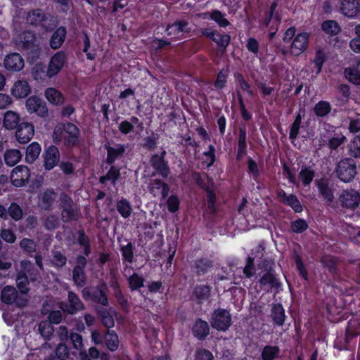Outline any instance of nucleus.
Segmentation results:
<instances>
[{"label":"nucleus","mask_w":360,"mask_h":360,"mask_svg":"<svg viewBox=\"0 0 360 360\" xmlns=\"http://www.w3.org/2000/svg\"><path fill=\"white\" fill-rule=\"evenodd\" d=\"M79 135V130L74 124L70 122L59 124L54 128L53 140L55 143L63 141L65 146H73L78 142Z\"/></svg>","instance_id":"obj_1"},{"label":"nucleus","mask_w":360,"mask_h":360,"mask_svg":"<svg viewBox=\"0 0 360 360\" xmlns=\"http://www.w3.org/2000/svg\"><path fill=\"white\" fill-rule=\"evenodd\" d=\"M20 265V270L18 271L16 276L17 287L22 294H27L30 290L28 288L29 280L27 274H29L31 281H36L37 277L35 276H32L34 268L28 260H22Z\"/></svg>","instance_id":"obj_2"},{"label":"nucleus","mask_w":360,"mask_h":360,"mask_svg":"<svg viewBox=\"0 0 360 360\" xmlns=\"http://www.w3.org/2000/svg\"><path fill=\"white\" fill-rule=\"evenodd\" d=\"M335 172L338 177L343 182L351 181L356 174L355 161L350 158H345L338 162Z\"/></svg>","instance_id":"obj_3"},{"label":"nucleus","mask_w":360,"mask_h":360,"mask_svg":"<svg viewBox=\"0 0 360 360\" xmlns=\"http://www.w3.org/2000/svg\"><path fill=\"white\" fill-rule=\"evenodd\" d=\"M210 323L212 328L217 330L225 331L231 325V316L229 311L217 309L212 315Z\"/></svg>","instance_id":"obj_4"},{"label":"nucleus","mask_w":360,"mask_h":360,"mask_svg":"<svg viewBox=\"0 0 360 360\" xmlns=\"http://www.w3.org/2000/svg\"><path fill=\"white\" fill-rule=\"evenodd\" d=\"M25 108L29 113H34L41 117L45 118L49 114L46 103L37 96H32L26 100Z\"/></svg>","instance_id":"obj_5"},{"label":"nucleus","mask_w":360,"mask_h":360,"mask_svg":"<svg viewBox=\"0 0 360 360\" xmlns=\"http://www.w3.org/2000/svg\"><path fill=\"white\" fill-rule=\"evenodd\" d=\"M1 300L6 304L15 303L18 307H25L27 302V300L25 297L18 296L16 289L11 285L5 286L1 293Z\"/></svg>","instance_id":"obj_6"},{"label":"nucleus","mask_w":360,"mask_h":360,"mask_svg":"<svg viewBox=\"0 0 360 360\" xmlns=\"http://www.w3.org/2000/svg\"><path fill=\"white\" fill-rule=\"evenodd\" d=\"M66 62L65 54L62 51L55 53L51 58L49 63L46 76L52 78L60 72Z\"/></svg>","instance_id":"obj_7"},{"label":"nucleus","mask_w":360,"mask_h":360,"mask_svg":"<svg viewBox=\"0 0 360 360\" xmlns=\"http://www.w3.org/2000/svg\"><path fill=\"white\" fill-rule=\"evenodd\" d=\"M30 176V169L24 165H19L15 167L11 174V181L16 187L22 186L27 182Z\"/></svg>","instance_id":"obj_8"},{"label":"nucleus","mask_w":360,"mask_h":360,"mask_svg":"<svg viewBox=\"0 0 360 360\" xmlns=\"http://www.w3.org/2000/svg\"><path fill=\"white\" fill-rule=\"evenodd\" d=\"M309 38V35L307 32H302L296 35L291 44V54L299 56L303 53L308 46Z\"/></svg>","instance_id":"obj_9"},{"label":"nucleus","mask_w":360,"mask_h":360,"mask_svg":"<svg viewBox=\"0 0 360 360\" xmlns=\"http://www.w3.org/2000/svg\"><path fill=\"white\" fill-rule=\"evenodd\" d=\"M202 34L214 41L218 46L221 48L224 51L226 49L231 40V37L229 34H221L217 30L212 29L203 30Z\"/></svg>","instance_id":"obj_10"},{"label":"nucleus","mask_w":360,"mask_h":360,"mask_svg":"<svg viewBox=\"0 0 360 360\" xmlns=\"http://www.w3.org/2000/svg\"><path fill=\"white\" fill-rule=\"evenodd\" d=\"M34 132V126L31 123L22 122L15 132L16 139L20 143H26L32 138Z\"/></svg>","instance_id":"obj_11"},{"label":"nucleus","mask_w":360,"mask_h":360,"mask_svg":"<svg viewBox=\"0 0 360 360\" xmlns=\"http://www.w3.org/2000/svg\"><path fill=\"white\" fill-rule=\"evenodd\" d=\"M4 67L12 72H19L24 68L25 63L22 56L17 53L7 55L4 59Z\"/></svg>","instance_id":"obj_12"},{"label":"nucleus","mask_w":360,"mask_h":360,"mask_svg":"<svg viewBox=\"0 0 360 360\" xmlns=\"http://www.w3.org/2000/svg\"><path fill=\"white\" fill-rule=\"evenodd\" d=\"M340 200L344 207L354 209L359 203L360 194L353 189L344 191L340 196Z\"/></svg>","instance_id":"obj_13"},{"label":"nucleus","mask_w":360,"mask_h":360,"mask_svg":"<svg viewBox=\"0 0 360 360\" xmlns=\"http://www.w3.org/2000/svg\"><path fill=\"white\" fill-rule=\"evenodd\" d=\"M106 285L103 284L101 288L94 289L92 292H90L87 289L83 290V296L86 300H92L102 305L106 306L108 303L107 296L104 290Z\"/></svg>","instance_id":"obj_14"},{"label":"nucleus","mask_w":360,"mask_h":360,"mask_svg":"<svg viewBox=\"0 0 360 360\" xmlns=\"http://www.w3.org/2000/svg\"><path fill=\"white\" fill-rule=\"evenodd\" d=\"M60 154L57 147L51 146L44 154V167L46 169H52L59 162Z\"/></svg>","instance_id":"obj_15"},{"label":"nucleus","mask_w":360,"mask_h":360,"mask_svg":"<svg viewBox=\"0 0 360 360\" xmlns=\"http://www.w3.org/2000/svg\"><path fill=\"white\" fill-rule=\"evenodd\" d=\"M191 30L188 24L186 21H176L167 27V34L175 38L180 37L184 33L189 32Z\"/></svg>","instance_id":"obj_16"},{"label":"nucleus","mask_w":360,"mask_h":360,"mask_svg":"<svg viewBox=\"0 0 360 360\" xmlns=\"http://www.w3.org/2000/svg\"><path fill=\"white\" fill-rule=\"evenodd\" d=\"M340 9L345 16L354 18L359 11V2L358 0H342Z\"/></svg>","instance_id":"obj_17"},{"label":"nucleus","mask_w":360,"mask_h":360,"mask_svg":"<svg viewBox=\"0 0 360 360\" xmlns=\"http://www.w3.org/2000/svg\"><path fill=\"white\" fill-rule=\"evenodd\" d=\"M31 89L27 81L18 80L11 88V94L18 98H25L30 93Z\"/></svg>","instance_id":"obj_18"},{"label":"nucleus","mask_w":360,"mask_h":360,"mask_svg":"<svg viewBox=\"0 0 360 360\" xmlns=\"http://www.w3.org/2000/svg\"><path fill=\"white\" fill-rule=\"evenodd\" d=\"M278 196L283 203L290 206L296 212L302 211V207L295 195H288L284 191H281L278 192Z\"/></svg>","instance_id":"obj_19"},{"label":"nucleus","mask_w":360,"mask_h":360,"mask_svg":"<svg viewBox=\"0 0 360 360\" xmlns=\"http://www.w3.org/2000/svg\"><path fill=\"white\" fill-rule=\"evenodd\" d=\"M150 192L154 196H160L165 198L169 193L168 186L160 180H153L149 185Z\"/></svg>","instance_id":"obj_20"},{"label":"nucleus","mask_w":360,"mask_h":360,"mask_svg":"<svg viewBox=\"0 0 360 360\" xmlns=\"http://www.w3.org/2000/svg\"><path fill=\"white\" fill-rule=\"evenodd\" d=\"M131 268L127 266L124 269V274L126 276H128V281L130 288L132 290H138L143 286L144 278L142 276L134 273L132 275L130 274Z\"/></svg>","instance_id":"obj_21"},{"label":"nucleus","mask_w":360,"mask_h":360,"mask_svg":"<svg viewBox=\"0 0 360 360\" xmlns=\"http://www.w3.org/2000/svg\"><path fill=\"white\" fill-rule=\"evenodd\" d=\"M44 96L46 100L52 105H62L65 101L64 96L61 92L53 87L47 88L45 90Z\"/></svg>","instance_id":"obj_22"},{"label":"nucleus","mask_w":360,"mask_h":360,"mask_svg":"<svg viewBox=\"0 0 360 360\" xmlns=\"http://www.w3.org/2000/svg\"><path fill=\"white\" fill-rule=\"evenodd\" d=\"M151 165L163 177L168 176L169 170L163 156L154 155L151 158Z\"/></svg>","instance_id":"obj_23"},{"label":"nucleus","mask_w":360,"mask_h":360,"mask_svg":"<svg viewBox=\"0 0 360 360\" xmlns=\"http://www.w3.org/2000/svg\"><path fill=\"white\" fill-rule=\"evenodd\" d=\"M68 301L70 305H66L65 307H61V309L69 314H75L76 311L83 309V304L79 298L72 292H68Z\"/></svg>","instance_id":"obj_24"},{"label":"nucleus","mask_w":360,"mask_h":360,"mask_svg":"<svg viewBox=\"0 0 360 360\" xmlns=\"http://www.w3.org/2000/svg\"><path fill=\"white\" fill-rule=\"evenodd\" d=\"M20 121V115L15 111L8 110L4 116L3 124L7 129H15Z\"/></svg>","instance_id":"obj_25"},{"label":"nucleus","mask_w":360,"mask_h":360,"mask_svg":"<svg viewBox=\"0 0 360 360\" xmlns=\"http://www.w3.org/2000/svg\"><path fill=\"white\" fill-rule=\"evenodd\" d=\"M193 335L198 339H204L210 333L208 323L202 320H198L193 327Z\"/></svg>","instance_id":"obj_26"},{"label":"nucleus","mask_w":360,"mask_h":360,"mask_svg":"<svg viewBox=\"0 0 360 360\" xmlns=\"http://www.w3.org/2000/svg\"><path fill=\"white\" fill-rule=\"evenodd\" d=\"M46 19V16L44 13L40 9H36L28 13L27 22L34 25L44 26V22Z\"/></svg>","instance_id":"obj_27"},{"label":"nucleus","mask_w":360,"mask_h":360,"mask_svg":"<svg viewBox=\"0 0 360 360\" xmlns=\"http://www.w3.org/2000/svg\"><path fill=\"white\" fill-rule=\"evenodd\" d=\"M66 36V30L64 27H60L58 28L53 34L51 40L50 46L52 49H56L60 47L64 41Z\"/></svg>","instance_id":"obj_28"},{"label":"nucleus","mask_w":360,"mask_h":360,"mask_svg":"<svg viewBox=\"0 0 360 360\" xmlns=\"http://www.w3.org/2000/svg\"><path fill=\"white\" fill-rule=\"evenodd\" d=\"M22 158L20 151L18 149L7 150L4 153V160L6 164L12 167L16 165Z\"/></svg>","instance_id":"obj_29"},{"label":"nucleus","mask_w":360,"mask_h":360,"mask_svg":"<svg viewBox=\"0 0 360 360\" xmlns=\"http://www.w3.org/2000/svg\"><path fill=\"white\" fill-rule=\"evenodd\" d=\"M41 146L37 142H32L26 150L25 160L27 162H33L39 155Z\"/></svg>","instance_id":"obj_30"},{"label":"nucleus","mask_w":360,"mask_h":360,"mask_svg":"<svg viewBox=\"0 0 360 360\" xmlns=\"http://www.w3.org/2000/svg\"><path fill=\"white\" fill-rule=\"evenodd\" d=\"M348 155L360 158V135L355 136L347 145Z\"/></svg>","instance_id":"obj_31"},{"label":"nucleus","mask_w":360,"mask_h":360,"mask_svg":"<svg viewBox=\"0 0 360 360\" xmlns=\"http://www.w3.org/2000/svg\"><path fill=\"white\" fill-rule=\"evenodd\" d=\"M117 210L124 218H128L132 211L131 204L126 199H122L117 202Z\"/></svg>","instance_id":"obj_32"},{"label":"nucleus","mask_w":360,"mask_h":360,"mask_svg":"<svg viewBox=\"0 0 360 360\" xmlns=\"http://www.w3.org/2000/svg\"><path fill=\"white\" fill-rule=\"evenodd\" d=\"M271 316L275 323L278 326L283 325L285 321V314L281 304H275L273 307Z\"/></svg>","instance_id":"obj_33"},{"label":"nucleus","mask_w":360,"mask_h":360,"mask_svg":"<svg viewBox=\"0 0 360 360\" xmlns=\"http://www.w3.org/2000/svg\"><path fill=\"white\" fill-rule=\"evenodd\" d=\"M105 340L107 347L110 351H115L118 348L119 340L117 334L114 331L108 330L105 335Z\"/></svg>","instance_id":"obj_34"},{"label":"nucleus","mask_w":360,"mask_h":360,"mask_svg":"<svg viewBox=\"0 0 360 360\" xmlns=\"http://www.w3.org/2000/svg\"><path fill=\"white\" fill-rule=\"evenodd\" d=\"M314 177V172L307 167H303L300 173L299 179L304 185H309Z\"/></svg>","instance_id":"obj_35"},{"label":"nucleus","mask_w":360,"mask_h":360,"mask_svg":"<svg viewBox=\"0 0 360 360\" xmlns=\"http://www.w3.org/2000/svg\"><path fill=\"white\" fill-rule=\"evenodd\" d=\"M331 110L330 105L327 101H320L314 105V111L316 116L324 117L327 115Z\"/></svg>","instance_id":"obj_36"},{"label":"nucleus","mask_w":360,"mask_h":360,"mask_svg":"<svg viewBox=\"0 0 360 360\" xmlns=\"http://www.w3.org/2000/svg\"><path fill=\"white\" fill-rule=\"evenodd\" d=\"M73 281L77 286L82 287L86 283V276L84 269L80 266H75L73 269Z\"/></svg>","instance_id":"obj_37"},{"label":"nucleus","mask_w":360,"mask_h":360,"mask_svg":"<svg viewBox=\"0 0 360 360\" xmlns=\"http://www.w3.org/2000/svg\"><path fill=\"white\" fill-rule=\"evenodd\" d=\"M322 30L327 34L335 35L340 31L338 24L334 20H328L322 24Z\"/></svg>","instance_id":"obj_38"},{"label":"nucleus","mask_w":360,"mask_h":360,"mask_svg":"<svg viewBox=\"0 0 360 360\" xmlns=\"http://www.w3.org/2000/svg\"><path fill=\"white\" fill-rule=\"evenodd\" d=\"M319 191L321 195L328 202H331L333 199V195L331 190L328 188V185L324 180H320L317 182Z\"/></svg>","instance_id":"obj_39"},{"label":"nucleus","mask_w":360,"mask_h":360,"mask_svg":"<svg viewBox=\"0 0 360 360\" xmlns=\"http://www.w3.org/2000/svg\"><path fill=\"white\" fill-rule=\"evenodd\" d=\"M53 327L49 321H42L39 325V331L45 339H49L53 333Z\"/></svg>","instance_id":"obj_40"},{"label":"nucleus","mask_w":360,"mask_h":360,"mask_svg":"<svg viewBox=\"0 0 360 360\" xmlns=\"http://www.w3.org/2000/svg\"><path fill=\"white\" fill-rule=\"evenodd\" d=\"M302 122V117L300 113H298L295 117V121L291 125L289 137L292 141H295L297 137V135L300 131V126Z\"/></svg>","instance_id":"obj_41"},{"label":"nucleus","mask_w":360,"mask_h":360,"mask_svg":"<svg viewBox=\"0 0 360 360\" xmlns=\"http://www.w3.org/2000/svg\"><path fill=\"white\" fill-rule=\"evenodd\" d=\"M279 349L276 346H266L262 352V357L263 360H274L278 354Z\"/></svg>","instance_id":"obj_42"},{"label":"nucleus","mask_w":360,"mask_h":360,"mask_svg":"<svg viewBox=\"0 0 360 360\" xmlns=\"http://www.w3.org/2000/svg\"><path fill=\"white\" fill-rule=\"evenodd\" d=\"M51 262L53 266L62 267L66 264L67 258L60 251L56 250H53Z\"/></svg>","instance_id":"obj_43"},{"label":"nucleus","mask_w":360,"mask_h":360,"mask_svg":"<svg viewBox=\"0 0 360 360\" xmlns=\"http://www.w3.org/2000/svg\"><path fill=\"white\" fill-rule=\"evenodd\" d=\"M124 150L122 146H118L117 148L109 147L108 148L107 162L109 164L114 162V161L124 153Z\"/></svg>","instance_id":"obj_44"},{"label":"nucleus","mask_w":360,"mask_h":360,"mask_svg":"<svg viewBox=\"0 0 360 360\" xmlns=\"http://www.w3.org/2000/svg\"><path fill=\"white\" fill-rule=\"evenodd\" d=\"M345 74L346 78L355 84H360V72L354 68L345 69Z\"/></svg>","instance_id":"obj_45"},{"label":"nucleus","mask_w":360,"mask_h":360,"mask_svg":"<svg viewBox=\"0 0 360 360\" xmlns=\"http://www.w3.org/2000/svg\"><path fill=\"white\" fill-rule=\"evenodd\" d=\"M120 176V170L115 167H112L110 170L108 172L106 175L101 176L100 179V181L103 184L106 181H111L112 183L115 185V181L118 179Z\"/></svg>","instance_id":"obj_46"},{"label":"nucleus","mask_w":360,"mask_h":360,"mask_svg":"<svg viewBox=\"0 0 360 360\" xmlns=\"http://www.w3.org/2000/svg\"><path fill=\"white\" fill-rule=\"evenodd\" d=\"M326 60V54L323 50H318L316 52L315 58L313 60L314 64L316 68V74L318 75L320 73L322 69V66Z\"/></svg>","instance_id":"obj_47"},{"label":"nucleus","mask_w":360,"mask_h":360,"mask_svg":"<svg viewBox=\"0 0 360 360\" xmlns=\"http://www.w3.org/2000/svg\"><path fill=\"white\" fill-rule=\"evenodd\" d=\"M20 247L27 253H33L36 251L37 245L33 240L25 238L20 240Z\"/></svg>","instance_id":"obj_48"},{"label":"nucleus","mask_w":360,"mask_h":360,"mask_svg":"<svg viewBox=\"0 0 360 360\" xmlns=\"http://www.w3.org/2000/svg\"><path fill=\"white\" fill-rule=\"evenodd\" d=\"M56 194L53 189H47L42 195L41 200L43 203V206L45 208H48L50 207L51 203L56 199Z\"/></svg>","instance_id":"obj_49"},{"label":"nucleus","mask_w":360,"mask_h":360,"mask_svg":"<svg viewBox=\"0 0 360 360\" xmlns=\"http://www.w3.org/2000/svg\"><path fill=\"white\" fill-rule=\"evenodd\" d=\"M210 18L222 27H226L229 24V21L224 18V15L219 11L212 12L210 13Z\"/></svg>","instance_id":"obj_50"},{"label":"nucleus","mask_w":360,"mask_h":360,"mask_svg":"<svg viewBox=\"0 0 360 360\" xmlns=\"http://www.w3.org/2000/svg\"><path fill=\"white\" fill-rule=\"evenodd\" d=\"M323 265L328 268L330 271H335L338 264L337 259L331 255H325L321 259Z\"/></svg>","instance_id":"obj_51"},{"label":"nucleus","mask_w":360,"mask_h":360,"mask_svg":"<svg viewBox=\"0 0 360 360\" xmlns=\"http://www.w3.org/2000/svg\"><path fill=\"white\" fill-rule=\"evenodd\" d=\"M61 215L64 221H69L75 219L77 217L75 206L73 205L69 207H65L63 208Z\"/></svg>","instance_id":"obj_52"},{"label":"nucleus","mask_w":360,"mask_h":360,"mask_svg":"<svg viewBox=\"0 0 360 360\" xmlns=\"http://www.w3.org/2000/svg\"><path fill=\"white\" fill-rule=\"evenodd\" d=\"M35 41V37L32 32L26 31L20 35V41L24 48H27Z\"/></svg>","instance_id":"obj_53"},{"label":"nucleus","mask_w":360,"mask_h":360,"mask_svg":"<svg viewBox=\"0 0 360 360\" xmlns=\"http://www.w3.org/2000/svg\"><path fill=\"white\" fill-rule=\"evenodd\" d=\"M122 255L125 261L131 264L134 259V252L131 243H129L121 248Z\"/></svg>","instance_id":"obj_54"},{"label":"nucleus","mask_w":360,"mask_h":360,"mask_svg":"<svg viewBox=\"0 0 360 360\" xmlns=\"http://www.w3.org/2000/svg\"><path fill=\"white\" fill-rule=\"evenodd\" d=\"M8 214L15 221L20 220L22 217V211L16 203H12L8 209Z\"/></svg>","instance_id":"obj_55"},{"label":"nucleus","mask_w":360,"mask_h":360,"mask_svg":"<svg viewBox=\"0 0 360 360\" xmlns=\"http://www.w3.org/2000/svg\"><path fill=\"white\" fill-rule=\"evenodd\" d=\"M246 130L243 127H240L239 130V137H238V153L239 154H243L245 153L246 149Z\"/></svg>","instance_id":"obj_56"},{"label":"nucleus","mask_w":360,"mask_h":360,"mask_svg":"<svg viewBox=\"0 0 360 360\" xmlns=\"http://www.w3.org/2000/svg\"><path fill=\"white\" fill-rule=\"evenodd\" d=\"M100 317L102 321V323L107 328H110L114 326V319L109 311L106 310L101 311Z\"/></svg>","instance_id":"obj_57"},{"label":"nucleus","mask_w":360,"mask_h":360,"mask_svg":"<svg viewBox=\"0 0 360 360\" xmlns=\"http://www.w3.org/2000/svg\"><path fill=\"white\" fill-rule=\"evenodd\" d=\"M308 228V224L305 220L300 219L291 223V229L293 232L302 233Z\"/></svg>","instance_id":"obj_58"},{"label":"nucleus","mask_w":360,"mask_h":360,"mask_svg":"<svg viewBox=\"0 0 360 360\" xmlns=\"http://www.w3.org/2000/svg\"><path fill=\"white\" fill-rule=\"evenodd\" d=\"M346 137L344 135H337L330 139L328 145L330 148L335 150L342 145L345 141Z\"/></svg>","instance_id":"obj_59"},{"label":"nucleus","mask_w":360,"mask_h":360,"mask_svg":"<svg viewBox=\"0 0 360 360\" xmlns=\"http://www.w3.org/2000/svg\"><path fill=\"white\" fill-rule=\"evenodd\" d=\"M236 77L241 89L247 92L250 96H252L253 91L251 89L250 85L244 79L243 77L238 73L236 75Z\"/></svg>","instance_id":"obj_60"},{"label":"nucleus","mask_w":360,"mask_h":360,"mask_svg":"<svg viewBox=\"0 0 360 360\" xmlns=\"http://www.w3.org/2000/svg\"><path fill=\"white\" fill-rule=\"evenodd\" d=\"M210 292V288L207 285H200L195 288V294L200 300L208 297Z\"/></svg>","instance_id":"obj_61"},{"label":"nucleus","mask_w":360,"mask_h":360,"mask_svg":"<svg viewBox=\"0 0 360 360\" xmlns=\"http://www.w3.org/2000/svg\"><path fill=\"white\" fill-rule=\"evenodd\" d=\"M214 148L212 145H210L209 150L207 151L204 152V155L206 157V159L205 160V163H206L207 167H210L213 165L214 160H215V155H214Z\"/></svg>","instance_id":"obj_62"},{"label":"nucleus","mask_w":360,"mask_h":360,"mask_svg":"<svg viewBox=\"0 0 360 360\" xmlns=\"http://www.w3.org/2000/svg\"><path fill=\"white\" fill-rule=\"evenodd\" d=\"M77 240L79 244L84 248V254L88 255L90 253L89 239L83 232H79Z\"/></svg>","instance_id":"obj_63"},{"label":"nucleus","mask_w":360,"mask_h":360,"mask_svg":"<svg viewBox=\"0 0 360 360\" xmlns=\"http://www.w3.org/2000/svg\"><path fill=\"white\" fill-rule=\"evenodd\" d=\"M1 238L7 243H13L15 242L16 237L13 232L9 229H4L1 231Z\"/></svg>","instance_id":"obj_64"}]
</instances>
